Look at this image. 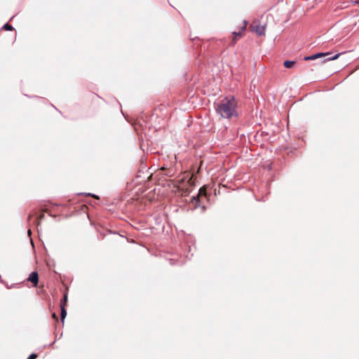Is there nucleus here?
Returning a JSON list of instances; mask_svg holds the SVG:
<instances>
[{
	"label": "nucleus",
	"instance_id": "obj_1",
	"mask_svg": "<svg viewBox=\"0 0 359 359\" xmlns=\"http://www.w3.org/2000/svg\"><path fill=\"white\" fill-rule=\"evenodd\" d=\"M215 106L217 114L222 118H231L238 116L237 101L233 96L223 98Z\"/></svg>",
	"mask_w": 359,
	"mask_h": 359
},
{
	"label": "nucleus",
	"instance_id": "obj_2",
	"mask_svg": "<svg viewBox=\"0 0 359 359\" xmlns=\"http://www.w3.org/2000/svg\"><path fill=\"white\" fill-rule=\"evenodd\" d=\"M266 24H262L259 20H254L250 26V29L258 36L265 35Z\"/></svg>",
	"mask_w": 359,
	"mask_h": 359
},
{
	"label": "nucleus",
	"instance_id": "obj_3",
	"mask_svg": "<svg viewBox=\"0 0 359 359\" xmlns=\"http://www.w3.org/2000/svg\"><path fill=\"white\" fill-rule=\"evenodd\" d=\"M27 280L31 282L34 286H36L39 283V275L36 271H33L29 274Z\"/></svg>",
	"mask_w": 359,
	"mask_h": 359
},
{
	"label": "nucleus",
	"instance_id": "obj_4",
	"mask_svg": "<svg viewBox=\"0 0 359 359\" xmlns=\"http://www.w3.org/2000/svg\"><path fill=\"white\" fill-rule=\"evenodd\" d=\"M246 26H247V22H244V25H243V27H242V28H241V32H234L233 33V35H234V37H233V40H232V41H231V43H232L233 44H234V43H236V40H237V38H238V37H240V38H241V37H242V36H243V31L245 29Z\"/></svg>",
	"mask_w": 359,
	"mask_h": 359
},
{
	"label": "nucleus",
	"instance_id": "obj_5",
	"mask_svg": "<svg viewBox=\"0 0 359 359\" xmlns=\"http://www.w3.org/2000/svg\"><path fill=\"white\" fill-rule=\"evenodd\" d=\"M328 55H330V53H317V54L309 56V57H305V60H316V59H317V58L321 57H323V56Z\"/></svg>",
	"mask_w": 359,
	"mask_h": 359
},
{
	"label": "nucleus",
	"instance_id": "obj_6",
	"mask_svg": "<svg viewBox=\"0 0 359 359\" xmlns=\"http://www.w3.org/2000/svg\"><path fill=\"white\" fill-rule=\"evenodd\" d=\"M202 196H206V188L205 186L199 189L198 195L196 196H194L193 199L196 200L198 198Z\"/></svg>",
	"mask_w": 359,
	"mask_h": 359
},
{
	"label": "nucleus",
	"instance_id": "obj_7",
	"mask_svg": "<svg viewBox=\"0 0 359 359\" xmlns=\"http://www.w3.org/2000/svg\"><path fill=\"white\" fill-rule=\"evenodd\" d=\"M296 62L286 60L283 62V65L285 68H292L295 65Z\"/></svg>",
	"mask_w": 359,
	"mask_h": 359
},
{
	"label": "nucleus",
	"instance_id": "obj_8",
	"mask_svg": "<svg viewBox=\"0 0 359 359\" xmlns=\"http://www.w3.org/2000/svg\"><path fill=\"white\" fill-rule=\"evenodd\" d=\"M61 309V320L63 321L67 316V311L65 310V307H64V304H62L60 306Z\"/></svg>",
	"mask_w": 359,
	"mask_h": 359
},
{
	"label": "nucleus",
	"instance_id": "obj_9",
	"mask_svg": "<svg viewBox=\"0 0 359 359\" xmlns=\"http://www.w3.org/2000/svg\"><path fill=\"white\" fill-rule=\"evenodd\" d=\"M67 302V294L65 293L64 294L63 299L60 302V306H62V304H64V307H65Z\"/></svg>",
	"mask_w": 359,
	"mask_h": 359
},
{
	"label": "nucleus",
	"instance_id": "obj_10",
	"mask_svg": "<svg viewBox=\"0 0 359 359\" xmlns=\"http://www.w3.org/2000/svg\"><path fill=\"white\" fill-rule=\"evenodd\" d=\"M3 29L8 31H12L13 29V27L11 25L7 23L4 25Z\"/></svg>",
	"mask_w": 359,
	"mask_h": 359
},
{
	"label": "nucleus",
	"instance_id": "obj_11",
	"mask_svg": "<svg viewBox=\"0 0 359 359\" xmlns=\"http://www.w3.org/2000/svg\"><path fill=\"white\" fill-rule=\"evenodd\" d=\"M188 184L191 186V187H193L194 186V175H192L188 180Z\"/></svg>",
	"mask_w": 359,
	"mask_h": 359
},
{
	"label": "nucleus",
	"instance_id": "obj_12",
	"mask_svg": "<svg viewBox=\"0 0 359 359\" xmlns=\"http://www.w3.org/2000/svg\"><path fill=\"white\" fill-rule=\"evenodd\" d=\"M44 213L42 212L37 217L38 224L44 218Z\"/></svg>",
	"mask_w": 359,
	"mask_h": 359
},
{
	"label": "nucleus",
	"instance_id": "obj_13",
	"mask_svg": "<svg viewBox=\"0 0 359 359\" xmlns=\"http://www.w3.org/2000/svg\"><path fill=\"white\" fill-rule=\"evenodd\" d=\"M37 358V355L35 353H32L27 359H36Z\"/></svg>",
	"mask_w": 359,
	"mask_h": 359
},
{
	"label": "nucleus",
	"instance_id": "obj_14",
	"mask_svg": "<svg viewBox=\"0 0 359 359\" xmlns=\"http://www.w3.org/2000/svg\"><path fill=\"white\" fill-rule=\"evenodd\" d=\"M339 54H337V55H335L334 56H333V57H332L328 58L327 60H336V59H337V58L339 57Z\"/></svg>",
	"mask_w": 359,
	"mask_h": 359
},
{
	"label": "nucleus",
	"instance_id": "obj_15",
	"mask_svg": "<svg viewBox=\"0 0 359 359\" xmlns=\"http://www.w3.org/2000/svg\"><path fill=\"white\" fill-rule=\"evenodd\" d=\"M184 180H185V177L182 178V180H178V182H177L178 186L182 185Z\"/></svg>",
	"mask_w": 359,
	"mask_h": 359
},
{
	"label": "nucleus",
	"instance_id": "obj_16",
	"mask_svg": "<svg viewBox=\"0 0 359 359\" xmlns=\"http://www.w3.org/2000/svg\"><path fill=\"white\" fill-rule=\"evenodd\" d=\"M182 191H183V194H184L185 195H187L189 193V190L187 188H186L185 189H182Z\"/></svg>",
	"mask_w": 359,
	"mask_h": 359
},
{
	"label": "nucleus",
	"instance_id": "obj_17",
	"mask_svg": "<svg viewBox=\"0 0 359 359\" xmlns=\"http://www.w3.org/2000/svg\"><path fill=\"white\" fill-rule=\"evenodd\" d=\"M52 316H53V318H54L55 319H57V316L55 313H53Z\"/></svg>",
	"mask_w": 359,
	"mask_h": 359
},
{
	"label": "nucleus",
	"instance_id": "obj_18",
	"mask_svg": "<svg viewBox=\"0 0 359 359\" xmlns=\"http://www.w3.org/2000/svg\"><path fill=\"white\" fill-rule=\"evenodd\" d=\"M93 196L94 198H97V199H99V197H98V196H94V195H93Z\"/></svg>",
	"mask_w": 359,
	"mask_h": 359
},
{
	"label": "nucleus",
	"instance_id": "obj_19",
	"mask_svg": "<svg viewBox=\"0 0 359 359\" xmlns=\"http://www.w3.org/2000/svg\"><path fill=\"white\" fill-rule=\"evenodd\" d=\"M31 217H32V215H29V219H30Z\"/></svg>",
	"mask_w": 359,
	"mask_h": 359
}]
</instances>
